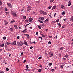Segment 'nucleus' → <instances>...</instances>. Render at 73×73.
I'll return each mask as SVG.
<instances>
[{"mask_svg":"<svg viewBox=\"0 0 73 73\" xmlns=\"http://www.w3.org/2000/svg\"><path fill=\"white\" fill-rule=\"evenodd\" d=\"M15 20L14 19L12 20V21L10 22V23H15Z\"/></svg>","mask_w":73,"mask_h":73,"instance_id":"obj_23","label":"nucleus"},{"mask_svg":"<svg viewBox=\"0 0 73 73\" xmlns=\"http://www.w3.org/2000/svg\"><path fill=\"white\" fill-rule=\"evenodd\" d=\"M65 68H66L67 69H68V68H69V66H65Z\"/></svg>","mask_w":73,"mask_h":73,"instance_id":"obj_48","label":"nucleus"},{"mask_svg":"<svg viewBox=\"0 0 73 73\" xmlns=\"http://www.w3.org/2000/svg\"><path fill=\"white\" fill-rule=\"evenodd\" d=\"M53 54L52 52L50 53V57H53Z\"/></svg>","mask_w":73,"mask_h":73,"instance_id":"obj_10","label":"nucleus"},{"mask_svg":"<svg viewBox=\"0 0 73 73\" xmlns=\"http://www.w3.org/2000/svg\"><path fill=\"white\" fill-rule=\"evenodd\" d=\"M38 21H39V23H43V22L41 21H40V20H38Z\"/></svg>","mask_w":73,"mask_h":73,"instance_id":"obj_20","label":"nucleus"},{"mask_svg":"<svg viewBox=\"0 0 73 73\" xmlns=\"http://www.w3.org/2000/svg\"><path fill=\"white\" fill-rule=\"evenodd\" d=\"M73 16H72V17L71 18L70 21H73Z\"/></svg>","mask_w":73,"mask_h":73,"instance_id":"obj_22","label":"nucleus"},{"mask_svg":"<svg viewBox=\"0 0 73 73\" xmlns=\"http://www.w3.org/2000/svg\"><path fill=\"white\" fill-rule=\"evenodd\" d=\"M26 68H27V69H28L29 68V67H28V65H27L26 66Z\"/></svg>","mask_w":73,"mask_h":73,"instance_id":"obj_30","label":"nucleus"},{"mask_svg":"<svg viewBox=\"0 0 73 73\" xmlns=\"http://www.w3.org/2000/svg\"><path fill=\"white\" fill-rule=\"evenodd\" d=\"M24 35L25 36H27V38H29V37H30L29 36V35H28V34H24Z\"/></svg>","mask_w":73,"mask_h":73,"instance_id":"obj_11","label":"nucleus"},{"mask_svg":"<svg viewBox=\"0 0 73 73\" xmlns=\"http://www.w3.org/2000/svg\"><path fill=\"white\" fill-rule=\"evenodd\" d=\"M24 9H21V11H24Z\"/></svg>","mask_w":73,"mask_h":73,"instance_id":"obj_64","label":"nucleus"},{"mask_svg":"<svg viewBox=\"0 0 73 73\" xmlns=\"http://www.w3.org/2000/svg\"><path fill=\"white\" fill-rule=\"evenodd\" d=\"M68 57V54H67L64 56V57Z\"/></svg>","mask_w":73,"mask_h":73,"instance_id":"obj_31","label":"nucleus"},{"mask_svg":"<svg viewBox=\"0 0 73 73\" xmlns=\"http://www.w3.org/2000/svg\"><path fill=\"white\" fill-rule=\"evenodd\" d=\"M24 44L25 45H28V43H27V42L26 40H25L24 42Z\"/></svg>","mask_w":73,"mask_h":73,"instance_id":"obj_16","label":"nucleus"},{"mask_svg":"<svg viewBox=\"0 0 73 73\" xmlns=\"http://www.w3.org/2000/svg\"><path fill=\"white\" fill-rule=\"evenodd\" d=\"M4 22L5 23V25L6 26L7 25H8V22L7 21V20H4Z\"/></svg>","mask_w":73,"mask_h":73,"instance_id":"obj_5","label":"nucleus"},{"mask_svg":"<svg viewBox=\"0 0 73 73\" xmlns=\"http://www.w3.org/2000/svg\"><path fill=\"white\" fill-rule=\"evenodd\" d=\"M52 8V6H49L48 7V9H50V8Z\"/></svg>","mask_w":73,"mask_h":73,"instance_id":"obj_41","label":"nucleus"},{"mask_svg":"<svg viewBox=\"0 0 73 73\" xmlns=\"http://www.w3.org/2000/svg\"><path fill=\"white\" fill-rule=\"evenodd\" d=\"M52 65V63H50L48 64L49 66H51Z\"/></svg>","mask_w":73,"mask_h":73,"instance_id":"obj_28","label":"nucleus"},{"mask_svg":"<svg viewBox=\"0 0 73 73\" xmlns=\"http://www.w3.org/2000/svg\"><path fill=\"white\" fill-rule=\"evenodd\" d=\"M58 25H59V27H61V24H60V23H59Z\"/></svg>","mask_w":73,"mask_h":73,"instance_id":"obj_38","label":"nucleus"},{"mask_svg":"<svg viewBox=\"0 0 73 73\" xmlns=\"http://www.w3.org/2000/svg\"><path fill=\"white\" fill-rule=\"evenodd\" d=\"M2 4H3V3L0 0V5H1Z\"/></svg>","mask_w":73,"mask_h":73,"instance_id":"obj_25","label":"nucleus"},{"mask_svg":"<svg viewBox=\"0 0 73 73\" xmlns=\"http://www.w3.org/2000/svg\"><path fill=\"white\" fill-rule=\"evenodd\" d=\"M38 32H36V35H38Z\"/></svg>","mask_w":73,"mask_h":73,"instance_id":"obj_61","label":"nucleus"},{"mask_svg":"<svg viewBox=\"0 0 73 73\" xmlns=\"http://www.w3.org/2000/svg\"><path fill=\"white\" fill-rule=\"evenodd\" d=\"M65 11H63L62 12V15H64L65 13Z\"/></svg>","mask_w":73,"mask_h":73,"instance_id":"obj_44","label":"nucleus"},{"mask_svg":"<svg viewBox=\"0 0 73 73\" xmlns=\"http://www.w3.org/2000/svg\"><path fill=\"white\" fill-rule=\"evenodd\" d=\"M32 9V7L31 6H28L27 8V11H29L30 10H31Z\"/></svg>","mask_w":73,"mask_h":73,"instance_id":"obj_7","label":"nucleus"},{"mask_svg":"<svg viewBox=\"0 0 73 73\" xmlns=\"http://www.w3.org/2000/svg\"><path fill=\"white\" fill-rule=\"evenodd\" d=\"M65 58H63L64 60V61L66 60V59H65Z\"/></svg>","mask_w":73,"mask_h":73,"instance_id":"obj_63","label":"nucleus"},{"mask_svg":"<svg viewBox=\"0 0 73 73\" xmlns=\"http://www.w3.org/2000/svg\"><path fill=\"white\" fill-rule=\"evenodd\" d=\"M64 6L63 5H62L61 6V8H64Z\"/></svg>","mask_w":73,"mask_h":73,"instance_id":"obj_47","label":"nucleus"},{"mask_svg":"<svg viewBox=\"0 0 73 73\" xmlns=\"http://www.w3.org/2000/svg\"><path fill=\"white\" fill-rule=\"evenodd\" d=\"M27 32V29H25L24 30L22 31V32L23 33H26V32Z\"/></svg>","mask_w":73,"mask_h":73,"instance_id":"obj_14","label":"nucleus"},{"mask_svg":"<svg viewBox=\"0 0 73 73\" xmlns=\"http://www.w3.org/2000/svg\"><path fill=\"white\" fill-rule=\"evenodd\" d=\"M42 58V57L40 56V57H39L38 58L39 60H40V59H41Z\"/></svg>","mask_w":73,"mask_h":73,"instance_id":"obj_49","label":"nucleus"},{"mask_svg":"<svg viewBox=\"0 0 73 73\" xmlns=\"http://www.w3.org/2000/svg\"><path fill=\"white\" fill-rule=\"evenodd\" d=\"M6 44H7V45H9V44H10V43L9 42H7Z\"/></svg>","mask_w":73,"mask_h":73,"instance_id":"obj_46","label":"nucleus"},{"mask_svg":"<svg viewBox=\"0 0 73 73\" xmlns=\"http://www.w3.org/2000/svg\"><path fill=\"white\" fill-rule=\"evenodd\" d=\"M12 13L13 17H16V16H17V14H16V12L13 11Z\"/></svg>","mask_w":73,"mask_h":73,"instance_id":"obj_3","label":"nucleus"},{"mask_svg":"<svg viewBox=\"0 0 73 73\" xmlns=\"http://www.w3.org/2000/svg\"><path fill=\"white\" fill-rule=\"evenodd\" d=\"M8 10V9L7 8H5V11H7Z\"/></svg>","mask_w":73,"mask_h":73,"instance_id":"obj_24","label":"nucleus"},{"mask_svg":"<svg viewBox=\"0 0 73 73\" xmlns=\"http://www.w3.org/2000/svg\"><path fill=\"white\" fill-rule=\"evenodd\" d=\"M0 73H4V72L3 71H1L0 72Z\"/></svg>","mask_w":73,"mask_h":73,"instance_id":"obj_59","label":"nucleus"},{"mask_svg":"<svg viewBox=\"0 0 73 73\" xmlns=\"http://www.w3.org/2000/svg\"><path fill=\"white\" fill-rule=\"evenodd\" d=\"M14 27H15V29H18V27H17V26L16 25H14Z\"/></svg>","mask_w":73,"mask_h":73,"instance_id":"obj_13","label":"nucleus"},{"mask_svg":"<svg viewBox=\"0 0 73 73\" xmlns=\"http://www.w3.org/2000/svg\"><path fill=\"white\" fill-rule=\"evenodd\" d=\"M48 37H49V38H52V36H48Z\"/></svg>","mask_w":73,"mask_h":73,"instance_id":"obj_54","label":"nucleus"},{"mask_svg":"<svg viewBox=\"0 0 73 73\" xmlns=\"http://www.w3.org/2000/svg\"><path fill=\"white\" fill-rule=\"evenodd\" d=\"M7 5H8V6L10 8H12V5L10 3H8L7 4Z\"/></svg>","mask_w":73,"mask_h":73,"instance_id":"obj_6","label":"nucleus"},{"mask_svg":"<svg viewBox=\"0 0 73 73\" xmlns=\"http://www.w3.org/2000/svg\"><path fill=\"white\" fill-rule=\"evenodd\" d=\"M9 68H7L6 69V71H8L9 70Z\"/></svg>","mask_w":73,"mask_h":73,"instance_id":"obj_33","label":"nucleus"},{"mask_svg":"<svg viewBox=\"0 0 73 73\" xmlns=\"http://www.w3.org/2000/svg\"><path fill=\"white\" fill-rule=\"evenodd\" d=\"M38 27L39 29H41V27L40 26H38Z\"/></svg>","mask_w":73,"mask_h":73,"instance_id":"obj_39","label":"nucleus"},{"mask_svg":"<svg viewBox=\"0 0 73 73\" xmlns=\"http://www.w3.org/2000/svg\"><path fill=\"white\" fill-rule=\"evenodd\" d=\"M70 8H71V9H72V10H73V5L71 6Z\"/></svg>","mask_w":73,"mask_h":73,"instance_id":"obj_43","label":"nucleus"},{"mask_svg":"<svg viewBox=\"0 0 73 73\" xmlns=\"http://www.w3.org/2000/svg\"><path fill=\"white\" fill-rule=\"evenodd\" d=\"M4 45V43L2 44H1L0 46H1L2 47H3Z\"/></svg>","mask_w":73,"mask_h":73,"instance_id":"obj_26","label":"nucleus"},{"mask_svg":"<svg viewBox=\"0 0 73 73\" xmlns=\"http://www.w3.org/2000/svg\"><path fill=\"white\" fill-rule=\"evenodd\" d=\"M17 44L19 46H21L23 45V43L21 41L20 42H17Z\"/></svg>","mask_w":73,"mask_h":73,"instance_id":"obj_1","label":"nucleus"},{"mask_svg":"<svg viewBox=\"0 0 73 73\" xmlns=\"http://www.w3.org/2000/svg\"><path fill=\"white\" fill-rule=\"evenodd\" d=\"M49 21V19H46V20L44 21V23H47V22H48Z\"/></svg>","mask_w":73,"mask_h":73,"instance_id":"obj_12","label":"nucleus"},{"mask_svg":"<svg viewBox=\"0 0 73 73\" xmlns=\"http://www.w3.org/2000/svg\"><path fill=\"white\" fill-rule=\"evenodd\" d=\"M57 35H56V36H55L54 37V38L56 40V39H57Z\"/></svg>","mask_w":73,"mask_h":73,"instance_id":"obj_37","label":"nucleus"},{"mask_svg":"<svg viewBox=\"0 0 73 73\" xmlns=\"http://www.w3.org/2000/svg\"><path fill=\"white\" fill-rule=\"evenodd\" d=\"M54 1V0H51L50 1V3H53Z\"/></svg>","mask_w":73,"mask_h":73,"instance_id":"obj_34","label":"nucleus"},{"mask_svg":"<svg viewBox=\"0 0 73 73\" xmlns=\"http://www.w3.org/2000/svg\"><path fill=\"white\" fill-rule=\"evenodd\" d=\"M63 20L64 21H65L66 20V18L65 19H64Z\"/></svg>","mask_w":73,"mask_h":73,"instance_id":"obj_56","label":"nucleus"},{"mask_svg":"<svg viewBox=\"0 0 73 73\" xmlns=\"http://www.w3.org/2000/svg\"><path fill=\"white\" fill-rule=\"evenodd\" d=\"M25 22L26 21V22H28V20H26L25 21Z\"/></svg>","mask_w":73,"mask_h":73,"instance_id":"obj_62","label":"nucleus"},{"mask_svg":"<svg viewBox=\"0 0 73 73\" xmlns=\"http://www.w3.org/2000/svg\"><path fill=\"white\" fill-rule=\"evenodd\" d=\"M5 13L6 14V15H8L9 14V12H6Z\"/></svg>","mask_w":73,"mask_h":73,"instance_id":"obj_40","label":"nucleus"},{"mask_svg":"<svg viewBox=\"0 0 73 73\" xmlns=\"http://www.w3.org/2000/svg\"><path fill=\"white\" fill-rule=\"evenodd\" d=\"M23 53H24L22 52L21 53V56H22V55H23Z\"/></svg>","mask_w":73,"mask_h":73,"instance_id":"obj_53","label":"nucleus"},{"mask_svg":"<svg viewBox=\"0 0 73 73\" xmlns=\"http://www.w3.org/2000/svg\"><path fill=\"white\" fill-rule=\"evenodd\" d=\"M26 61H27L26 60H25L23 62L24 63H25V62H26Z\"/></svg>","mask_w":73,"mask_h":73,"instance_id":"obj_57","label":"nucleus"},{"mask_svg":"<svg viewBox=\"0 0 73 73\" xmlns=\"http://www.w3.org/2000/svg\"><path fill=\"white\" fill-rule=\"evenodd\" d=\"M33 48V47L32 46H31L30 48V49H32Z\"/></svg>","mask_w":73,"mask_h":73,"instance_id":"obj_55","label":"nucleus"},{"mask_svg":"<svg viewBox=\"0 0 73 73\" xmlns=\"http://www.w3.org/2000/svg\"><path fill=\"white\" fill-rule=\"evenodd\" d=\"M33 20V19L32 18H30L29 19V22L31 23V22H32V20Z\"/></svg>","mask_w":73,"mask_h":73,"instance_id":"obj_9","label":"nucleus"},{"mask_svg":"<svg viewBox=\"0 0 73 73\" xmlns=\"http://www.w3.org/2000/svg\"><path fill=\"white\" fill-rule=\"evenodd\" d=\"M44 17H41L40 20L42 21H43V20H44Z\"/></svg>","mask_w":73,"mask_h":73,"instance_id":"obj_19","label":"nucleus"},{"mask_svg":"<svg viewBox=\"0 0 73 73\" xmlns=\"http://www.w3.org/2000/svg\"><path fill=\"white\" fill-rule=\"evenodd\" d=\"M17 39H20V36H18L17 37Z\"/></svg>","mask_w":73,"mask_h":73,"instance_id":"obj_50","label":"nucleus"},{"mask_svg":"<svg viewBox=\"0 0 73 73\" xmlns=\"http://www.w3.org/2000/svg\"><path fill=\"white\" fill-rule=\"evenodd\" d=\"M50 71V72H54V69H51Z\"/></svg>","mask_w":73,"mask_h":73,"instance_id":"obj_36","label":"nucleus"},{"mask_svg":"<svg viewBox=\"0 0 73 73\" xmlns=\"http://www.w3.org/2000/svg\"><path fill=\"white\" fill-rule=\"evenodd\" d=\"M5 49L7 50V51H8V52H10L11 50L10 49L8 48L7 47H6Z\"/></svg>","mask_w":73,"mask_h":73,"instance_id":"obj_8","label":"nucleus"},{"mask_svg":"<svg viewBox=\"0 0 73 73\" xmlns=\"http://www.w3.org/2000/svg\"><path fill=\"white\" fill-rule=\"evenodd\" d=\"M10 44L12 45H16V41H15L14 42H11Z\"/></svg>","mask_w":73,"mask_h":73,"instance_id":"obj_4","label":"nucleus"},{"mask_svg":"<svg viewBox=\"0 0 73 73\" xmlns=\"http://www.w3.org/2000/svg\"><path fill=\"white\" fill-rule=\"evenodd\" d=\"M68 6H69L71 5V2L70 1H69L68 2Z\"/></svg>","mask_w":73,"mask_h":73,"instance_id":"obj_17","label":"nucleus"},{"mask_svg":"<svg viewBox=\"0 0 73 73\" xmlns=\"http://www.w3.org/2000/svg\"><path fill=\"white\" fill-rule=\"evenodd\" d=\"M41 35L42 37H45V36H46L45 35H44L43 34H41Z\"/></svg>","mask_w":73,"mask_h":73,"instance_id":"obj_27","label":"nucleus"},{"mask_svg":"<svg viewBox=\"0 0 73 73\" xmlns=\"http://www.w3.org/2000/svg\"><path fill=\"white\" fill-rule=\"evenodd\" d=\"M23 18L24 20H25V19H26V18H27V16H24L23 17Z\"/></svg>","mask_w":73,"mask_h":73,"instance_id":"obj_21","label":"nucleus"},{"mask_svg":"<svg viewBox=\"0 0 73 73\" xmlns=\"http://www.w3.org/2000/svg\"><path fill=\"white\" fill-rule=\"evenodd\" d=\"M42 70L41 69H40L38 70V72H40Z\"/></svg>","mask_w":73,"mask_h":73,"instance_id":"obj_32","label":"nucleus"},{"mask_svg":"<svg viewBox=\"0 0 73 73\" xmlns=\"http://www.w3.org/2000/svg\"><path fill=\"white\" fill-rule=\"evenodd\" d=\"M64 66V64H62V65H61L60 66V68H61V69H63V66Z\"/></svg>","mask_w":73,"mask_h":73,"instance_id":"obj_15","label":"nucleus"},{"mask_svg":"<svg viewBox=\"0 0 73 73\" xmlns=\"http://www.w3.org/2000/svg\"><path fill=\"white\" fill-rule=\"evenodd\" d=\"M40 13L42 14V15H46L47 13H46L44 11H40Z\"/></svg>","mask_w":73,"mask_h":73,"instance_id":"obj_2","label":"nucleus"},{"mask_svg":"<svg viewBox=\"0 0 73 73\" xmlns=\"http://www.w3.org/2000/svg\"><path fill=\"white\" fill-rule=\"evenodd\" d=\"M39 67H41V68H42V66L41 65H40Z\"/></svg>","mask_w":73,"mask_h":73,"instance_id":"obj_51","label":"nucleus"},{"mask_svg":"<svg viewBox=\"0 0 73 73\" xmlns=\"http://www.w3.org/2000/svg\"><path fill=\"white\" fill-rule=\"evenodd\" d=\"M56 15V13H55L54 14V17L55 18V17Z\"/></svg>","mask_w":73,"mask_h":73,"instance_id":"obj_58","label":"nucleus"},{"mask_svg":"<svg viewBox=\"0 0 73 73\" xmlns=\"http://www.w3.org/2000/svg\"><path fill=\"white\" fill-rule=\"evenodd\" d=\"M3 40H5L6 39V37L5 36H4L3 38Z\"/></svg>","mask_w":73,"mask_h":73,"instance_id":"obj_35","label":"nucleus"},{"mask_svg":"<svg viewBox=\"0 0 73 73\" xmlns=\"http://www.w3.org/2000/svg\"><path fill=\"white\" fill-rule=\"evenodd\" d=\"M64 48L63 47H61L60 49V50H63V49H64Z\"/></svg>","mask_w":73,"mask_h":73,"instance_id":"obj_29","label":"nucleus"},{"mask_svg":"<svg viewBox=\"0 0 73 73\" xmlns=\"http://www.w3.org/2000/svg\"><path fill=\"white\" fill-rule=\"evenodd\" d=\"M58 21H59V19H57L56 20V22H58Z\"/></svg>","mask_w":73,"mask_h":73,"instance_id":"obj_45","label":"nucleus"},{"mask_svg":"<svg viewBox=\"0 0 73 73\" xmlns=\"http://www.w3.org/2000/svg\"><path fill=\"white\" fill-rule=\"evenodd\" d=\"M48 43L49 44H51V42L50 41H49L48 42Z\"/></svg>","mask_w":73,"mask_h":73,"instance_id":"obj_42","label":"nucleus"},{"mask_svg":"<svg viewBox=\"0 0 73 73\" xmlns=\"http://www.w3.org/2000/svg\"><path fill=\"white\" fill-rule=\"evenodd\" d=\"M56 8V6H54L52 9V10H53V9H54Z\"/></svg>","mask_w":73,"mask_h":73,"instance_id":"obj_18","label":"nucleus"},{"mask_svg":"<svg viewBox=\"0 0 73 73\" xmlns=\"http://www.w3.org/2000/svg\"><path fill=\"white\" fill-rule=\"evenodd\" d=\"M49 16H50V18H52V15H49Z\"/></svg>","mask_w":73,"mask_h":73,"instance_id":"obj_52","label":"nucleus"},{"mask_svg":"<svg viewBox=\"0 0 73 73\" xmlns=\"http://www.w3.org/2000/svg\"><path fill=\"white\" fill-rule=\"evenodd\" d=\"M9 29V30H11V31H12V30H13L12 28H10Z\"/></svg>","mask_w":73,"mask_h":73,"instance_id":"obj_60","label":"nucleus"}]
</instances>
